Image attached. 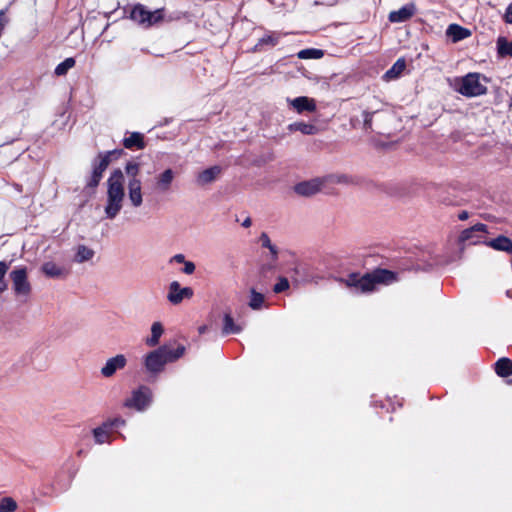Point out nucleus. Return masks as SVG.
I'll use <instances>...</instances> for the list:
<instances>
[{"instance_id":"f257e3e1","label":"nucleus","mask_w":512,"mask_h":512,"mask_svg":"<svg viewBox=\"0 0 512 512\" xmlns=\"http://www.w3.org/2000/svg\"><path fill=\"white\" fill-rule=\"evenodd\" d=\"M124 183V175L120 169L114 170L107 180L106 203L104 207L107 219H114L123 208L125 197Z\"/></svg>"},{"instance_id":"f03ea898","label":"nucleus","mask_w":512,"mask_h":512,"mask_svg":"<svg viewBox=\"0 0 512 512\" xmlns=\"http://www.w3.org/2000/svg\"><path fill=\"white\" fill-rule=\"evenodd\" d=\"M185 353V347L178 345L172 349L169 345H163L160 348L148 353L144 359V365L150 373H160L167 363L174 362Z\"/></svg>"},{"instance_id":"7ed1b4c3","label":"nucleus","mask_w":512,"mask_h":512,"mask_svg":"<svg viewBox=\"0 0 512 512\" xmlns=\"http://www.w3.org/2000/svg\"><path fill=\"white\" fill-rule=\"evenodd\" d=\"M395 274L389 270L378 269L371 274L362 277L351 275L347 279V285L353 286L361 292L373 291L378 284H390L395 281Z\"/></svg>"},{"instance_id":"20e7f679","label":"nucleus","mask_w":512,"mask_h":512,"mask_svg":"<svg viewBox=\"0 0 512 512\" xmlns=\"http://www.w3.org/2000/svg\"><path fill=\"white\" fill-rule=\"evenodd\" d=\"M451 86L455 91L466 97H476L486 93L487 87L481 82L479 73H468L453 79Z\"/></svg>"},{"instance_id":"39448f33","label":"nucleus","mask_w":512,"mask_h":512,"mask_svg":"<svg viewBox=\"0 0 512 512\" xmlns=\"http://www.w3.org/2000/svg\"><path fill=\"white\" fill-rule=\"evenodd\" d=\"M130 18L138 25L148 28L164 19V11L163 9L149 11L144 5L136 4L130 12Z\"/></svg>"},{"instance_id":"423d86ee","label":"nucleus","mask_w":512,"mask_h":512,"mask_svg":"<svg viewBox=\"0 0 512 512\" xmlns=\"http://www.w3.org/2000/svg\"><path fill=\"white\" fill-rule=\"evenodd\" d=\"M12 287L17 297L28 298L31 294L32 287L28 280V272L25 267L14 269L10 273Z\"/></svg>"},{"instance_id":"0eeeda50","label":"nucleus","mask_w":512,"mask_h":512,"mask_svg":"<svg viewBox=\"0 0 512 512\" xmlns=\"http://www.w3.org/2000/svg\"><path fill=\"white\" fill-rule=\"evenodd\" d=\"M152 401V392L146 386H140L132 391L131 396L124 401V406L137 411H144Z\"/></svg>"},{"instance_id":"6e6552de","label":"nucleus","mask_w":512,"mask_h":512,"mask_svg":"<svg viewBox=\"0 0 512 512\" xmlns=\"http://www.w3.org/2000/svg\"><path fill=\"white\" fill-rule=\"evenodd\" d=\"M194 295L191 287H182L178 281H172L168 286L167 300L172 305H179L184 300H190Z\"/></svg>"},{"instance_id":"1a4fd4ad","label":"nucleus","mask_w":512,"mask_h":512,"mask_svg":"<svg viewBox=\"0 0 512 512\" xmlns=\"http://www.w3.org/2000/svg\"><path fill=\"white\" fill-rule=\"evenodd\" d=\"M176 178V172L167 168L157 174L154 178L153 189L156 193L166 194L172 190L173 182Z\"/></svg>"},{"instance_id":"9d476101","label":"nucleus","mask_w":512,"mask_h":512,"mask_svg":"<svg viewBox=\"0 0 512 512\" xmlns=\"http://www.w3.org/2000/svg\"><path fill=\"white\" fill-rule=\"evenodd\" d=\"M287 103L298 114L313 113L317 109L316 100L307 96H299L293 99L287 98Z\"/></svg>"},{"instance_id":"9b49d317","label":"nucleus","mask_w":512,"mask_h":512,"mask_svg":"<svg viewBox=\"0 0 512 512\" xmlns=\"http://www.w3.org/2000/svg\"><path fill=\"white\" fill-rule=\"evenodd\" d=\"M326 183L324 178H314L308 181L300 182L294 187V191L301 196H312L318 193Z\"/></svg>"},{"instance_id":"f8f14e48","label":"nucleus","mask_w":512,"mask_h":512,"mask_svg":"<svg viewBox=\"0 0 512 512\" xmlns=\"http://www.w3.org/2000/svg\"><path fill=\"white\" fill-rule=\"evenodd\" d=\"M127 364V358L123 354H117L114 357L107 359L102 366L100 372L105 378L112 377L118 370L123 369Z\"/></svg>"},{"instance_id":"ddd939ff","label":"nucleus","mask_w":512,"mask_h":512,"mask_svg":"<svg viewBox=\"0 0 512 512\" xmlns=\"http://www.w3.org/2000/svg\"><path fill=\"white\" fill-rule=\"evenodd\" d=\"M128 198L134 208H139L143 204L142 182L140 179H129Z\"/></svg>"},{"instance_id":"4468645a","label":"nucleus","mask_w":512,"mask_h":512,"mask_svg":"<svg viewBox=\"0 0 512 512\" xmlns=\"http://www.w3.org/2000/svg\"><path fill=\"white\" fill-rule=\"evenodd\" d=\"M221 172V167L217 165L204 169L197 174L195 180L196 184L201 187L209 185L216 181V179L220 176Z\"/></svg>"},{"instance_id":"2eb2a0df","label":"nucleus","mask_w":512,"mask_h":512,"mask_svg":"<svg viewBox=\"0 0 512 512\" xmlns=\"http://www.w3.org/2000/svg\"><path fill=\"white\" fill-rule=\"evenodd\" d=\"M110 162V155H103L99 157V162L94 166L90 181L88 185L90 187H95L99 184L103 172L107 169Z\"/></svg>"},{"instance_id":"dca6fc26","label":"nucleus","mask_w":512,"mask_h":512,"mask_svg":"<svg viewBox=\"0 0 512 512\" xmlns=\"http://www.w3.org/2000/svg\"><path fill=\"white\" fill-rule=\"evenodd\" d=\"M416 8L413 3H409L399 10L392 11L389 14V20L393 23H400L410 19L415 14Z\"/></svg>"},{"instance_id":"f3484780","label":"nucleus","mask_w":512,"mask_h":512,"mask_svg":"<svg viewBox=\"0 0 512 512\" xmlns=\"http://www.w3.org/2000/svg\"><path fill=\"white\" fill-rule=\"evenodd\" d=\"M109 425L110 424L103 422L101 425L92 430V435L96 444L102 445L105 443H111V434L113 430L109 427Z\"/></svg>"},{"instance_id":"a211bd4d","label":"nucleus","mask_w":512,"mask_h":512,"mask_svg":"<svg viewBox=\"0 0 512 512\" xmlns=\"http://www.w3.org/2000/svg\"><path fill=\"white\" fill-rule=\"evenodd\" d=\"M41 271L49 278H60L66 275V270L52 261L45 262L41 266Z\"/></svg>"},{"instance_id":"6ab92c4d","label":"nucleus","mask_w":512,"mask_h":512,"mask_svg":"<svg viewBox=\"0 0 512 512\" xmlns=\"http://www.w3.org/2000/svg\"><path fill=\"white\" fill-rule=\"evenodd\" d=\"M470 31L460 25L451 24L446 30V35L452 39V41L458 42L470 36Z\"/></svg>"},{"instance_id":"aec40b11","label":"nucleus","mask_w":512,"mask_h":512,"mask_svg":"<svg viewBox=\"0 0 512 512\" xmlns=\"http://www.w3.org/2000/svg\"><path fill=\"white\" fill-rule=\"evenodd\" d=\"M486 231V225L478 223L468 229H465L462 231L459 240L461 242L470 241L471 243H476L478 241V237L475 236L478 232H485Z\"/></svg>"},{"instance_id":"412c9836","label":"nucleus","mask_w":512,"mask_h":512,"mask_svg":"<svg viewBox=\"0 0 512 512\" xmlns=\"http://www.w3.org/2000/svg\"><path fill=\"white\" fill-rule=\"evenodd\" d=\"M487 245L495 250L512 253V240L506 236H499L487 242Z\"/></svg>"},{"instance_id":"4be33fe9","label":"nucleus","mask_w":512,"mask_h":512,"mask_svg":"<svg viewBox=\"0 0 512 512\" xmlns=\"http://www.w3.org/2000/svg\"><path fill=\"white\" fill-rule=\"evenodd\" d=\"M287 128L290 132L299 131L304 135H315L318 132L315 125L305 122H294L289 124Z\"/></svg>"},{"instance_id":"5701e85b","label":"nucleus","mask_w":512,"mask_h":512,"mask_svg":"<svg viewBox=\"0 0 512 512\" xmlns=\"http://www.w3.org/2000/svg\"><path fill=\"white\" fill-rule=\"evenodd\" d=\"M406 68V62L404 59H398L393 66L387 70L384 74V79L387 81L398 78Z\"/></svg>"},{"instance_id":"b1692460","label":"nucleus","mask_w":512,"mask_h":512,"mask_svg":"<svg viewBox=\"0 0 512 512\" xmlns=\"http://www.w3.org/2000/svg\"><path fill=\"white\" fill-rule=\"evenodd\" d=\"M282 34L278 32H270L258 40V43L254 47V51L259 50L264 45L275 46L278 44Z\"/></svg>"},{"instance_id":"393cba45","label":"nucleus","mask_w":512,"mask_h":512,"mask_svg":"<svg viewBox=\"0 0 512 512\" xmlns=\"http://www.w3.org/2000/svg\"><path fill=\"white\" fill-rule=\"evenodd\" d=\"M163 331L162 324L160 322H154L151 326V336L146 339V344L150 347L156 346L159 343Z\"/></svg>"},{"instance_id":"a878e982","label":"nucleus","mask_w":512,"mask_h":512,"mask_svg":"<svg viewBox=\"0 0 512 512\" xmlns=\"http://www.w3.org/2000/svg\"><path fill=\"white\" fill-rule=\"evenodd\" d=\"M123 145L128 149H132L134 147H136L137 149H143L144 148L143 135L138 132H134V133L130 134L129 137H126L124 139Z\"/></svg>"},{"instance_id":"bb28decb","label":"nucleus","mask_w":512,"mask_h":512,"mask_svg":"<svg viewBox=\"0 0 512 512\" xmlns=\"http://www.w3.org/2000/svg\"><path fill=\"white\" fill-rule=\"evenodd\" d=\"M94 250L85 246V245H79L76 249V254L74 260L77 263H83L90 261L94 257Z\"/></svg>"},{"instance_id":"cd10ccee","label":"nucleus","mask_w":512,"mask_h":512,"mask_svg":"<svg viewBox=\"0 0 512 512\" xmlns=\"http://www.w3.org/2000/svg\"><path fill=\"white\" fill-rule=\"evenodd\" d=\"M496 373L501 377H507L512 373V361L508 358H501L495 365Z\"/></svg>"},{"instance_id":"c85d7f7f","label":"nucleus","mask_w":512,"mask_h":512,"mask_svg":"<svg viewBox=\"0 0 512 512\" xmlns=\"http://www.w3.org/2000/svg\"><path fill=\"white\" fill-rule=\"evenodd\" d=\"M224 325H223V334H231V333H240L242 331V327L240 325H237L232 316L230 314H225L224 316Z\"/></svg>"},{"instance_id":"c756f323","label":"nucleus","mask_w":512,"mask_h":512,"mask_svg":"<svg viewBox=\"0 0 512 512\" xmlns=\"http://www.w3.org/2000/svg\"><path fill=\"white\" fill-rule=\"evenodd\" d=\"M497 50L500 56H512V40L508 41L505 37H499L497 40Z\"/></svg>"},{"instance_id":"7c9ffc66","label":"nucleus","mask_w":512,"mask_h":512,"mask_svg":"<svg viewBox=\"0 0 512 512\" xmlns=\"http://www.w3.org/2000/svg\"><path fill=\"white\" fill-rule=\"evenodd\" d=\"M264 303V295L257 292L255 289L250 290V300H249V307L253 310H259L261 309L262 305Z\"/></svg>"},{"instance_id":"2f4dec72","label":"nucleus","mask_w":512,"mask_h":512,"mask_svg":"<svg viewBox=\"0 0 512 512\" xmlns=\"http://www.w3.org/2000/svg\"><path fill=\"white\" fill-rule=\"evenodd\" d=\"M75 65V60L72 57L66 58L63 62L58 64L55 68V74L58 76L65 75Z\"/></svg>"},{"instance_id":"473e14b6","label":"nucleus","mask_w":512,"mask_h":512,"mask_svg":"<svg viewBox=\"0 0 512 512\" xmlns=\"http://www.w3.org/2000/svg\"><path fill=\"white\" fill-rule=\"evenodd\" d=\"M323 51L320 49H304L298 52L300 59H319L323 56Z\"/></svg>"},{"instance_id":"72a5a7b5","label":"nucleus","mask_w":512,"mask_h":512,"mask_svg":"<svg viewBox=\"0 0 512 512\" xmlns=\"http://www.w3.org/2000/svg\"><path fill=\"white\" fill-rule=\"evenodd\" d=\"M17 509V503L11 497H5L0 502V512H13Z\"/></svg>"},{"instance_id":"f704fd0d","label":"nucleus","mask_w":512,"mask_h":512,"mask_svg":"<svg viewBox=\"0 0 512 512\" xmlns=\"http://www.w3.org/2000/svg\"><path fill=\"white\" fill-rule=\"evenodd\" d=\"M125 172L130 179H139L140 165L136 162H128L125 166Z\"/></svg>"},{"instance_id":"c9c22d12","label":"nucleus","mask_w":512,"mask_h":512,"mask_svg":"<svg viewBox=\"0 0 512 512\" xmlns=\"http://www.w3.org/2000/svg\"><path fill=\"white\" fill-rule=\"evenodd\" d=\"M9 269V264L0 261V293H3L7 289V283L5 281V275Z\"/></svg>"},{"instance_id":"e433bc0d","label":"nucleus","mask_w":512,"mask_h":512,"mask_svg":"<svg viewBox=\"0 0 512 512\" xmlns=\"http://www.w3.org/2000/svg\"><path fill=\"white\" fill-rule=\"evenodd\" d=\"M289 288V281L287 280V278H280L278 283L275 284L273 290L275 293H280V292H283L285 290H287Z\"/></svg>"},{"instance_id":"4c0bfd02","label":"nucleus","mask_w":512,"mask_h":512,"mask_svg":"<svg viewBox=\"0 0 512 512\" xmlns=\"http://www.w3.org/2000/svg\"><path fill=\"white\" fill-rule=\"evenodd\" d=\"M106 424H110L109 427L113 430L114 427L124 426L126 421L120 417L108 419L104 421Z\"/></svg>"},{"instance_id":"58836bf2","label":"nucleus","mask_w":512,"mask_h":512,"mask_svg":"<svg viewBox=\"0 0 512 512\" xmlns=\"http://www.w3.org/2000/svg\"><path fill=\"white\" fill-rule=\"evenodd\" d=\"M183 273L186 275H191L195 272L196 266L192 261L186 260V262L183 264Z\"/></svg>"},{"instance_id":"ea45409f","label":"nucleus","mask_w":512,"mask_h":512,"mask_svg":"<svg viewBox=\"0 0 512 512\" xmlns=\"http://www.w3.org/2000/svg\"><path fill=\"white\" fill-rule=\"evenodd\" d=\"M326 181H330L333 183H347L348 177L345 175H337V176H329L328 178H325Z\"/></svg>"},{"instance_id":"a19ab883","label":"nucleus","mask_w":512,"mask_h":512,"mask_svg":"<svg viewBox=\"0 0 512 512\" xmlns=\"http://www.w3.org/2000/svg\"><path fill=\"white\" fill-rule=\"evenodd\" d=\"M504 20L508 24H512V2L508 5L504 14Z\"/></svg>"},{"instance_id":"79ce46f5","label":"nucleus","mask_w":512,"mask_h":512,"mask_svg":"<svg viewBox=\"0 0 512 512\" xmlns=\"http://www.w3.org/2000/svg\"><path fill=\"white\" fill-rule=\"evenodd\" d=\"M260 242L261 245L265 248L270 247V245L272 244L269 236L264 232L260 235Z\"/></svg>"},{"instance_id":"37998d69","label":"nucleus","mask_w":512,"mask_h":512,"mask_svg":"<svg viewBox=\"0 0 512 512\" xmlns=\"http://www.w3.org/2000/svg\"><path fill=\"white\" fill-rule=\"evenodd\" d=\"M173 262L184 264L186 262L185 256L183 254H175L170 258V263Z\"/></svg>"},{"instance_id":"c03bdc74","label":"nucleus","mask_w":512,"mask_h":512,"mask_svg":"<svg viewBox=\"0 0 512 512\" xmlns=\"http://www.w3.org/2000/svg\"><path fill=\"white\" fill-rule=\"evenodd\" d=\"M371 121H372V113L365 112L364 113V125L366 127L370 126Z\"/></svg>"},{"instance_id":"a18cd8bd","label":"nucleus","mask_w":512,"mask_h":512,"mask_svg":"<svg viewBox=\"0 0 512 512\" xmlns=\"http://www.w3.org/2000/svg\"><path fill=\"white\" fill-rule=\"evenodd\" d=\"M268 249H269V251L271 252L272 257H273L274 259H276V258H277V255H278V250H277L276 246H275V245H273V244H271V245H270V247H268Z\"/></svg>"},{"instance_id":"49530a36","label":"nucleus","mask_w":512,"mask_h":512,"mask_svg":"<svg viewBox=\"0 0 512 512\" xmlns=\"http://www.w3.org/2000/svg\"><path fill=\"white\" fill-rule=\"evenodd\" d=\"M208 330H209V326L208 325H201V326L198 327L199 334H204Z\"/></svg>"},{"instance_id":"de8ad7c7","label":"nucleus","mask_w":512,"mask_h":512,"mask_svg":"<svg viewBox=\"0 0 512 512\" xmlns=\"http://www.w3.org/2000/svg\"><path fill=\"white\" fill-rule=\"evenodd\" d=\"M251 224H252L251 219H250V218H246V219L243 221L242 226H243V227L248 228V227H250V226H251Z\"/></svg>"},{"instance_id":"09e8293b","label":"nucleus","mask_w":512,"mask_h":512,"mask_svg":"<svg viewBox=\"0 0 512 512\" xmlns=\"http://www.w3.org/2000/svg\"><path fill=\"white\" fill-rule=\"evenodd\" d=\"M468 218V212L466 211H462L460 214H459V219L460 220H466Z\"/></svg>"}]
</instances>
